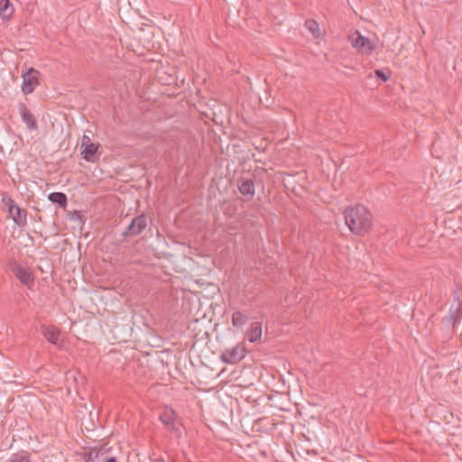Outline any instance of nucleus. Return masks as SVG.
Wrapping results in <instances>:
<instances>
[{
    "mask_svg": "<svg viewBox=\"0 0 462 462\" xmlns=\"http://www.w3.org/2000/svg\"><path fill=\"white\" fill-rule=\"evenodd\" d=\"M344 218L349 230L356 235L362 236L372 226L373 216L363 205L346 208L344 211Z\"/></svg>",
    "mask_w": 462,
    "mask_h": 462,
    "instance_id": "f257e3e1",
    "label": "nucleus"
},
{
    "mask_svg": "<svg viewBox=\"0 0 462 462\" xmlns=\"http://www.w3.org/2000/svg\"><path fill=\"white\" fill-rule=\"evenodd\" d=\"M5 204L8 207V213L14 223L19 226H24L27 224L26 210L20 208L14 201L8 198L5 199Z\"/></svg>",
    "mask_w": 462,
    "mask_h": 462,
    "instance_id": "f03ea898",
    "label": "nucleus"
},
{
    "mask_svg": "<svg viewBox=\"0 0 462 462\" xmlns=\"http://www.w3.org/2000/svg\"><path fill=\"white\" fill-rule=\"evenodd\" d=\"M348 40L352 46L362 53L368 54L373 50L372 42L368 38L362 36L358 32H355L349 35Z\"/></svg>",
    "mask_w": 462,
    "mask_h": 462,
    "instance_id": "7ed1b4c3",
    "label": "nucleus"
},
{
    "mask_svg": "<svg viewBox=\"0 0 462 462\" xmlns=\"http://www.w3.org/2000/svg\"><path fill=\"white\" fill-rule=\"evenodd\" d=\"M39 71L33 68H30L25 73L23 74V86L22 90L24 94L32 93L35 87L39 85Z\"/></svg>",
    "mask_w": 462,
    "mask_h": 462,
    "instance_id": "20e7f679",
    "label": "nucleus"
},
{
    "mask_svg": "<svg viewBox=\"0 0 462 462\" xmlns=\"http://www.w3.org/2000/svg\"><path fill=\"white\" fill-rule=\"evenodd\" d=\"M245 348L239 345L233 348L226 349L221 354V360L226 364H236L245 356Z\"/></svg>",
    "mask_w": 462,
    "mask_h": 462,
    "instance_id": "39448f33",
    "label": "nucleus"
},
{
    "mask_svg": "<svg viewBox=\"0 0 462 462\" xmlns=\"http://www.w3.org/2000/svg\"><path fill=\"white\" fill-rule=\"evenodd\" d=\"M11 270L21 283L29 287L33 283L34 277L29 268L18 263H14L11 266Z\"/></svg>",
    "mask_w": 462,
    "mask_h": 462,
    "instance_id": "423d86ee",
    "label": "nucleus"
},
{
    "mask_svg": "<svg viewBox=\"0 0 462 462\" xmlns=\"http://www.w3.org/2000/svg\"><path fill=\"white\" fill-rule=\"evenodd\" d=\"M160 420L167 430L180 435V428L176 424V413L172 409H165L160 416Z\"/></svg>",
    "mask_w": 462,
    "mask_h": 462,
    "instance_id": "0eeeda50",
    "label": "nucleus"
},
{
    "mask_svg": "<svg viewBox=\"0 0 462 462\" xmlns=\"http://www.w3.org/2000/svg\"><path fill=\"white\" fill-rule=\"evenodd\" d=\"M147 226V217L144 215H140L134 217L130 225L127 226L125 236H136L142 233Z\"/></svg>",
    "mask_w": 462,
    "mask_h": 462,
    "instance_id": "6e6552de",
    "label": "nucleus"
},
{
    "mask_svg": "<svg viewBox=\"0 0 462 462\" xmlns=\"http://www.w3.org/2000/svg\"><path fill=\"white\" fill-rule=\"evenodd\" d=\"M263 333L262 323L253 322L245 333V337L249 342L254 343L261 339Z\"/></svg>",
    "mask_w": 462,
    "mask_h": 462,
    "instance_id": "1a4fd4ad",
    "label": "nucleus"
},
{
    "mask_svg": "<svg viewBox=\"0 0 462 462\" xmlns=\"http://www.w3.org/2000/svg\"><path fill=\"white\" fill-rule=\"evenodd\" d=\"M238 189L242 195L252 199L255 193V186L254 180L250 179H241L239 180Z\"/></svg>",
    "mask_w": 462,
    "mask_h": 462,
    "instance_id": "9d476101",
    "label": "nucleus"
},
{
    "mask_svg": "<svg viewBox=\"0 0 462 462\" xmlns=\"http://www.w3.org/2000/svg\"><path fill=\"white\" fill-rule=\"evenodd\" d=\"M42 333L51 344L57 345L60 339V330L54 326H42Z\"/></svg>",
    "mask_w": 462,
    "mask_h": 462,
    "instance_id": "9b49d317",
    "label": "nucleus"
},
{
    "mask_svg": "<svg viewBox=\"0 0 462 462\" xmlns=\"http://www.w3.org/2000/svg\"><path fill=\"white\" fill-rule=\"evenodd\" d=\"M20 114L23 121L26 124L29 129L34 130L37 128V124L34 116L23 104L20 105Z\"/></svg>",
    "mask_w": 462,
    "mask_h": 462,
    "instance_id": "f8f14e48",
    "label": "nucleus"
},
{
    "mask_svg": "<svg viewBox=\"0 0 462 462\" xmlns=\"http://www.w3.org/2000/svg\"><path fill=\"white\" fill-rule=\"evenodd\" d=\"M85 144L86 145H83V147H81V154L86 161L93 162L95 161V155L97 152L99 144L94 143Z\"/></svg>",
    "mask_w": 462,
    "mask_h": 462,
    "instance_id": "ddd939ff",
    "label": "nucleus"
},
{
    "mask_svg": "<svg viewBox=\"0 0 462 462\" xmlns=\"http://www.w3.org/2000/svg\"><path fill=\"white\" fill-rule=\"evenodd\" d=\"M14 14V7L9 0H0V16L4 20H9Z\"/></svg>",
    "mask_w": 462,
    "mask_h": 462,
    "instance_id": "4468645a",
    "label": "nucleus"
},
{
    "mask_svg": "<svg viewBox=\"0 0 462 462\" xmlns=\"http://www.w3.org/2000/svg\"><path fill=\"white\" fill-rule=\"evenodd\" d=\"M305 28L312 34L313 38L319 39L321 36L319 23L312 19L305 22Z\"/></svg>",
    "mask_w": 462,
    "mask_h": 462,
    "instance_id": "2eb2a0df",
    "label": "nucleus"
},
{
    "mask_svg": "<svg viewBox=\"0 0 462 462\" xmlns=\"http://www.w3.org/2000/svg\"><path fill=\"white\" fill-rule=\"evenodd\" d=\"M248 320L247 315L241 311H235L232 314V325L236 328H242Z\"/></svg>",
    "mask_w": 462,
    "mask_h": 462,
    "instance_id": "dca6fc26",
    "label": "nucleus"
},
{
    "mask_svg": "<svg viewBox=\"0 0 462 462\" xmlns=\"http://www.w3.org/2000/svg\"><path fill=\"white\" fill-rule=\"evenodd\" d=\"M48 199L52 203H56L60 207H65L67 205V197L62 192H52L48 196Z\"/></svg>",
    "mask_w": 462,
    "mask_h": 462,
    "instance_id": "f3484780",
    "label": "nucleus"
},
{
    "mask_svg": "<svg viewBox=\"0 0 462 462\" xmlns=\"http://www.w3.org/2000/svg\"><path fill=\"white\" fill-rule=\"evenodd\" d=\"M5 462H30V456L24 452L13 454Z\"/></svg>",
    "mask_w": 462,
    "mask_h": 462,
    "instance_id": "a211bd4d",
    "label": "nucleus"
},
{
    "mask_svg": "<svg viewBox=\"0 0 462 462\" xmlns=\"http://www.w3.org/2000/svg\"><path fill=\"white\" fill-rule=\"evenodd\" d=\"M390 78V73H384L377 70V79H380L382 81L385 82Z\"/></svg>",
    "mask_w": 462,
    "mask_h": 462,
    "instance_id": "6ab92c4d",
    "label": "nucleus"
},
{
    "mask_svg": "<svg viewBox=\"0 0 462 462\" xmlns=\"http://www.w3.org/2000/svg\"><path fill=\"white\" fill-rule=\"evenodd\" d=\"M98 457V452H90L88 455V457H87V462H94V460L96 458H97Z\"/></svg>",
    "mask_w": 462,
    "mask_h": 462,
    "instance_id": "aec40b11",
    "label": "nucleus"
},
{
    "mask_svg": "<svg viewBox=\"0 0 462 462\" xmlns=\"http://www.w3.org/2000/svg\"><path fill=\"white\" fill-rule=\"evenodd\" d=\"M90 138L87 135H84L83 138H82V142H81V147H83V145H86L85 143H90Z\"/></svg>",
    "mask_w": 462,
    "mask_h": 462,
    "instance_id": "412c9836",
    "label": "nucleus"
},
{
    "mask_svg": "<svg viewBox=\"0 0 462 462\" xmlns=\"http://www.w3.org/2000/svg\"><path fill=\"white\" fill-rule=\"evenodd\" d=\"M461 307H462V302L461 301H458L457 302V306L456 308V310H455V315H459L460 313V310H461Z\"/></svg>",
    "mask_w": 462,
    "mask_h": 462,
    "instance_id": "4be33fe9",
    "label": "nucleus"
},
{
    "mask_svg": "<svg viewBox=\"0 0 462 462\" xmlns=\"http://www.w3.org/2000/svg\"><path fill=\"white\" fill-rule=\"evenodd\" d=\"M105 462H116V457H108Z\"/></svg>",
    "mask_w": 462,
    "mask_h": 462,
    "instance_id": "5701e85b",
    "label": "nucleus"
},
{
    "mask_svg": "<svg viewBox=\"0 0 462 462\" xmlns=\"http://www.w3.org/2000/svg\"><path fill=\"white\" fill-rule=\"evenodd\" d=\"M371 79H372L371 77H368L367 79L365 80V84L366 87H370L371 86V84L369 82Z\"/></svg>",
    "mask_w": 462,
    "mask_h": 462,
    "instance_id": "b1692460",
    "label": "nucleus"
}]
</instances>
